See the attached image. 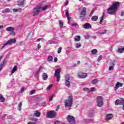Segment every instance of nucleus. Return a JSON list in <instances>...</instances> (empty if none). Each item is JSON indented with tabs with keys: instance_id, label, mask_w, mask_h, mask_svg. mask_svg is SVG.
Returning <instances> with one entry per match:
<instances>
[{
	"instance_id": "1",
	"label": "nucleus",
	"mask_w": 124,
	"mask_h": 124,
	"mask_svg": "<svg viewBox=\"0 0 124 124\" xmlns=\"http://www.w3.org/2000/svg\"><path fill=\"white\" fill-rule=\"evenodd\" d=\"M120 5V2H116L114 3L109 8L108 10V14H110V15H115V14L118 11V7Z\"/></svg>"
},
{
	"instance_id": "2",
	"label": "nucleus",
	"mask_w": 124,
	"mask_h": 124,
	"mask_svg": "<svg viewBox=\"0 0 124 124\" xmlns=\"http://www.w3.org/2000/svg\"><path fill=\"white\" fill-rule=\"evenodd\" d=\"M69 99H67L64 101L65 107H71L73 104V96L70 94L68 96Z\"/></svg>"
},
{
	"instance_id": "3",
	"label": "nucleus",
	"mask_w": 124,
	"mask_h": 124,
	"mask_svg": "<svg viewBox=\"0 0 124 124\" xmlns=\"http://www.w3.org/2000/svg\"><path fill=\"white\" fill-rule=\"evenodd\" d=\"M46 116V118L53 119L54 118H56V116H57V112L54 110H51L47 112Z\"/></svg>"
},
{
	"instance_id": "4",
	"label": "nucleus",
	"mask_w": 124,
	"mask_h": 124,
	"mask_svg": "<svg viewBox=\"0 0 124 124\" xmlns=\"http://www.w3.org/2000/svg\"><path fill=\"white\" fill-rule=\"evenodd\" d=\"M67 120L70 124H76V121L75 120V117L71 115H68Z\"/></svg>"
},
{
	"instance_id": "5",
	"label": "nucleus",
	"mask_w": 124,
	"mask_h": 124,
	"mask_svg": "<svg viewBox=\"0 0 124 124\" xmlns=\"http://www.w3.org/2000/svg\"><path fill=\"white\" fill-rule=\"evenodd\" d=\"M115 105H122L123 107L122 108L123 110H124V98H121L120 100L117 99L115 101Z\"/></svg>"
},
{
	"instance_id": "6",
	"label": "nucleus",
	"mask_w": 124,
	"mask_h": 124,
	"mask_svg": "<svg viewBox=\"0 0 124 124\" xmlns=\"http://www.w3.org/2000/svg\"><path fill=\"white\" fill-rule=\"evenodd\" d=\"M97 106L98 107H102L103 105V98L102 96H98L97 98Z\"/></svg>"
},
{
	"instance_id": "7",
	"label": "nucleus",
	"mask_w": 124,
	"mask_h": 124,
	"mask_svg": "<svg viewBox=\"0 0 124 124\" xmlns=\"http://www.w3.org/2000/svg\"><path fill=\"white\" fill-rule=\"evenodd\" d=\"M61 70L59 69L55 70L54 76L57 78V82H60V78H61Z\"/></svg>"
},
{
	"instance_id": "8",
	"label": "nucleus",
	"mask_w": 124,
	"mask_h": 124,
	"mask_svg": "<svg viewBox=\"0 0 124 124\" xmlns=\"http://www.w3.org/2000/svg\"><path fill=\"white\" fill-rule=\"evenodd\" d=\"M12 43H16V39H11L8 40L6 43H5L3 46L1 47V49H3L5 46L7 45H11Z\"/></svg>"
},
{
	"instance_id": "9",
	"label": "nucleus",
	"mask_w": 124,
	"mask_h": 124,
	"mask_svg": "<svg viewBox=\"0 0 124 124\" xmlns=\"http://www.w3.org/2000/svg\"><path fill=\"white\" fill-rule=\"evenodd\" d=\"M40 12V6H37L33 8V11L32 12L33 16H36L39 14Z\"/></svg>"
},
{
	"instance_id": "10",
	"label": "nucleus",
	"mask_w": 124,
	"mask_h": 124,
	"mask_svg": "<svg viewBox=\"0 0 124 124\" xmlns=\"http://www.w3.org/2000/svg\"><path fill=\"white\" fill-rule=\"evenodd\" d=\"M80 18H84L87 15V8L86 7H83L80 14Z\"/></svg>"
},
{
	"instance_id": "11",
	"label": "nucleus",
	"mask_w": 124,
	"mask_h": 124,
	"mask_svg": "<svg viewBox=\"0 0 124 124\" xmlns=\"http://www.w3.org/2000/svg\"><path fill=\"white\" fill-rule=\"evenodd\" d=\"M14 28L12 27H9L6 29L7 31H10V34L11 35H15V32H14Z\"/></svg>"
},
{
	"instance_id": "12",
	"label": "nucleus",
	"mask_w": 124,
	"mask_h": 124,
	"mask_svg": "<svg viewBox=\"0 0 124 124\" xmlns=\"http://www.w3.org/2000/svg\"><path fill=\"white\" fill-rule=\"evenodd\" d=\"M88 77V75L86 73H79L78 75V77L81 78V79H84Z\"/></svg>"
},
{
	"instance_id": "13",
	"label": "nucleus",
	"mask_w": 124,
	"mask_h": 124,
	"mask_svg": "<svg viewBox=\"0 0 124 124\" xmlns=\"http://www.w3.org/2000/svg\"><path fill=\"white\" fill-rule=\"evenodd\" d=\"M123 87V83L120 82H117L115 85V91H117L119 88Z\"/></svg>"
},
{
	"instance_id": "14",
	"label": "nucleus",
	"mask_w": 124,
	"mask_h": 124,
	"mask_svg": "<svg viewBox=\"0 0 124 124\" xmlns=\"http://www.w3.org/2000/svg\"><path fill=\"white\" fill-rule=\"evenodd\" d=\"M113 118V114L112 113L107 114L106 117L107 121H110Z\"/></svg>"
},
{
	"instance_id": "15",
	"label": "nucleus",
	"mask_w": 124,
	"mask_h": 124,
	"mask_svg": "<svg viewBox=\"0 0 124 124\" xmlns=\"http://www.w3.org/2000/svg\"><path fill=\"white\" fill-rule=\"evenodd\" d=\"M83 28L85 29H91V28H92V25L90 23H86L84 24Z\"/></svg>"
},
{
	"instance_id": "16",
	"label": "nucleus",
	"mask_w": 124,
	"mask_h": 124,
	"mask_svg": "<svg viewBox=\"0 0 124 124\" xmlns=\"http://www.w3.org/2000/svg\"><path fill=\"white\" fill-rule=\"evenodd\" d=\"M42 78L44 80H47V79H48V75H47V73H44L42 75Z\"/></svg>"
},
{
	"instance_id": "17",
	"label": "nucleus",
	"mask_w": 124,
	"mask_h": 124,
	"mask_svg": "<svg viewBox=\"0 0 124 124\" xmlns=\"http://www.w3.org/2000/svg\"><path fill=\"white\" fill-rule=\"evenodd\" d=\"M33 116H35V117H40V115H41V113L38 110H35Z\"/></svg>"
},
{
	"instance_id": "18",
	"label": "nucleus",
	"mask_w": 124,
	"mask_h": 124,
	"mask_svg": "<svg viewBox=\"0 0 124 124\" xmlns=\"http://www.w3.org/2000/svg\"><path fill=\"white\" fill-rule=\"evenodd\" d=\"M92 21H93V22H96L97 20H98V16H93L91 18Z\"/></svg>"
},
{
	"instance_id": "19",
	"label": "nucleus",
	"mask_w": 124,
	"mask_h": 124,
	"mask_svg": "<svg viewBox=\"0 0 124 124\" xmlns=\"http://www.w3.org/2000/svg\"><path fill=\"white\" fill-rule=\"evenodd\" d=\"M75 41L78 42L81 40V37L79 35L76 36L74 38Z\"/></svg>"
},
{
	"instance_id": "20",
	"label": "nucleus",
	"mask_w": 124,
	"mask_h": 124,
	"mask_svg": "<svg viewBox=\"0 0 124 124\" xmlns=\"http://www.w3.org/2000/svg\"><path fill=\"white\" fill-rule=\"evenodd\" d=\"M0 102H4L5 101V98L3 97V96L1 94H0Z\"/></svg>"
},
{
	"instance_id": "21",
	"label": "nucleus",
	"mask_w": 124,
	"mask_h": 124,
	"mask_svg": "<svg viewBox=\"0 0 124 124\" xmlns=\"http://www.w3.org/2000/svg\"><path fill=\"white\" fill-rule=\"evenodd\" d=\"M17 69H18V67H17V66H14V67L11 72L12 74H13V73L16 72V71H17Z\"/></svg>"
},
{
	"instance_id": "22",
	"label": "nucleus",
	"mask_w": 124,
	"mask_h": 124,
	"mask_svg": "<svg viewBox=\"0 0 124 124\" xmlns=\"http://www.w3.org/2000/svg\"><path fill=\"white\" fill-rule=\"evenodd\" d=\"M97 49H94L91 51V54H92L93 55H95V54H97Z\"/></svg>"
},
{
	"instance_id": "23",
	"label": "nucleus",
	"mask_w": 124,
	"mask_h": 124,
	"mask_svg": "<svg viewBox=\"0 0 124 124\" xmlns=\"http://www.w3.org/2000/svg\"><path fill=\"white\" fill-rule=\"evenodd\" d=\"M65 85L68 88H70V82L69 81V80L65 81Z\"/></svg>"
},
{
	"instance_id": "24",
	"label": "nucleus",
	"mask_w": 124,
	"mask_h": 124,
	"mask_svg": "<svg viewBox=\"0 0 124 124\" xmlns=\"http://www.w3.org/2000/svg\"><path fill=\"white\" fill-rule=\"evenodd\" d=\"M113 66H110L109 68H108V70H109V71H111L112 70H114V66H115V63H113L112 64Z\"/></svg>"
},
{
	"instance_id": "25",
	"label": "nucleus",
	"mask_w": 124,
	"mask_h": 124,
	"mask_svg": "<svg viewBox=\"0 0 124 124\" xmlns=\"http://www.w3.org/2000/svg\"><path fill=\"white\" fill-rule=\"evenodd\" d=\"M48 7V5H46L45 7H40V9H42V10L44 11L45 10H46V9H47Z\"/></svg>"
},
{
	"instance_id": "26",
	"label": "nucleus",
	"mask_w": 124,
	"mask_h": 124,
	"mask_svg": "<svg viewBox=\"0 0 124 124\" xmlns=\"http://www.w3.org/2000/svg\"><path fill=\"white\" fill-rule=\"evenodd\" d=\"M124 47L119 48L118 49L117 52H118V53H123V52H124Z\"/></svg>"
},
{
	"instance_id": "27",
	"label": "nucleus",
	"mask_w": 124,
	"mask_h": 124,
	"mask_svg": "<svg viewBox=\"0 0 124 124\" xmlns=\"http://www.w3.org/2000/svg\"><path fill=\"white\" fill-rule=\"evenodd\" d=\"M47 60L49 62H53V57L51 55L48 56Z\"/></svg>"
},
{
	"instance_id": "28",
	"label": "nucleus",
	"mask_w": 124,
	"mask_h": 124,
	"mask_svg": "<svg viewBox=\"0 0 124 124\" xmlns=\"http://www.w3.org/2000/svg\"><path fill=\"white\" fill-rule=\"evenodd\" d=\"M98 83V81L96 78H94L93 80L92 81V84H97Z\"/></svg>"
},
{
	"instance_id": "29",
	"label": "nucleus",
	"mask_w": 124,
	"mask_h": 124,
	"mask_svg": "<svg viewBox=\"0 0 124 124\" xmlns=\"http://www.w3.org/2000/svg\"><path fill=\"white\" fill-rule=\"evenodd\" d=\"M103 19H104V13H103V15L101 17V19L100 20V24H102V22H103Z\"/></svg>"
},
{
	"instance_id": "30",
	"label": "nucleus",
	"mask_w": 124,
	"mask_h": 124,
	"mask_svg": "<svg viewBox=\"0 0 124 124\" xmlns=\"http://www.w3.org/2000/svg\"><path fill=\"white\" fill-rule=\"evenodd\" d=\"M59 26H60L61 29H62V27H63V22H62V20H59Z\"/></svg>"
},
{
	"instance_id": "31",
	"label": "nucleus",
	"mask_w": 124,
	"mask_h": 124,
	"mask_svg": "<svg viewBox=\"0 0 124 124\" xmlns=\"http://www.w3.org/2000/svg\"><path fill=\"white\" fill-rule=\"evenodd\" d=\"M24 1H25L23 0V2H19L18 4V6H20V7H24Z\"/></svg>"
},
{
	"instance_id": "32",
	"label": "nucleus",
	"mask_w": 124,
	"mask_h": 124,
	"mask_svg": "<svg viewBox=\"0 0 124 124\" xmlns=\"http://www.w3.org/2000/svg\"><path fill=\"white\" fill-rule=\"evenodd\" d=\"M81 46H82V45L80 43H78L76 44V48H77L78 49V48H80V47H81Z\"/></svg>"
},
{
	"instance_id": "33",
	"label": "nucleus",
	"mask_w": 124,
	"mask_h": 124,
	"mask_svg": "<svg viewBox=\"0 0 124 124\" xmlns=\"http://www.w3.org/2000/svg\"><path fill=\"white\" fill-rule=\"evenodd\" d=\"M70 80V76L69 75H66L65 76V81H69Z\"/></svg>"
},
{
	"instance_id": "34",
	"label": "nucleus",
	"mask_w": 124,
	"mask_h": 124,
	"mask_svg": "<svg viewBox=\"0 0 124 124\" xmlns=\"http://www.w3.org/2000/svg\"><path fill=\"white\" fill-rule=\"evenodd\" d=\"M53 87V84H50L49 86H48L46 88V91H50L51 90V88Z\"/></svg>"
},
{
	"instance_id": "35",
	"label": "nucleus",
	"mask_w": 124,
	"mask_h": 124,
	"mask_svg": "<svg viewBox=\"0 0 124 124\" xmlns=\"http://www.w3.org/2000/svg\"><path fill=\"white\" fill-rule=\"evenodd\" d=\"M3 64H4V61L2 62L1 64H0V71L1 70V68H2V66H3Z\"/></svg>"
},
{
	"instance_id": "36",
	"label": "nucleus",
	"mask_w": 124,
	"mask_h": 124,
	"mask_svg": "<svg viewBox=\"0 0 124 124\" xmlns=\"http://www.w3.org/2000/svg\"><path fill=\"white\" fill-rule=\"evenodd\" d=\"M20 9H13V12H15V13L18 12V11H19V10H20Z\"/></svg>"
},
{
	"instance_id": "37",
	"label": "nucleus",
	"mask_w": 124,
	"mask_h": 124,
	"mask_svg": "<svg viewBox=\"0 0 124 124\" xmlns=\"http://www.w3.org/2000/svg\"><path fill=\"white\" fill-rule=\"evenodd\" d=\"M102 55H100L99 57H98V62H100V61H101V60H102Z\"/></svg>"
},
{
	"instance_id": "38",
	"label": "nucleus",
	"mask_w": 124,
	"mask_h": 124,
	"mask_svg": "<svg viewBox=\"0 0 124 124\" xmlns=\"http://www.w3.org/2000/svg\"><path fill=\"white\" fill-rule=\"evenodd\" d=\"M95 90V88L92 87L91 88L90 90H89V92H94Z\"/></svg>"
},
{
	"instance_id": "39",
	"label": "nucleus",
	"mask_w": 124,
	"mask_h": 124,
	"mask_svg": "<svg viewBox=\"0 0 124 124\" xmlns=\"http://www.w3.org/2000/svg\"><path fill=\"white\" fill-rule=\"evenodd\" d=\"M22 102H20V103L18 104V107L19 108V111L21 110V107H22Z\"/></svg>"
},
{
	"instance_id": "40",
	"label": "nucleus",
	"mask_w": 124,
	"mask_h": 124,
	"mask_svg": "<svg viewBox=\"0 0 124 124\" xmlns=\"http://www.w3.org/2000/svg\"><path fill=\"white\" fill-rule=\"evenodd\" d=\"M84 92H90V89L88 88H85L83 89Z\"/></svg>"
},
{
	"instance_id": "41",
	"label": "nucleus",
	"mask_w": 124,
	"mask_h": 124,
	"mask_svg": "<svg viewBox=\"0 0 124 124\" xmlns=\"http://www.w3.org/2000/svg\"><path fill=\"white\" fill-rule=\"evenodd\" d=\"M54 98V95H51L49 98V101H52L53 100V99Z\"/></svg>"
},
{
	"instance_id": "42",
	"label": "nucleus",
	"mask_w": 124,
	"mask_h": 124,
	"mask_svg": "<svg viewBox=\"0 0 124 124\" xmlns=\"http://www.w3.org/2000/svg\"><path fill=\"white\" fill-rule=\"evenodd\" d=\"M5 12H6V13H9V12H10V10H9V8H6L5 10Z\"/></svg>"
},
{
	"instance_id": "43",
	"label": "nucleus",
	"mask_w": 124,
	"mask_h": 124,
	"mask_svg": "<svg viewBox=\"0 0 124 124\" xmlns=\"http://www.w3.org/2000/svg\"><path fill=\"white\" fill-rule=\"evenodd\" d=\"M45 105H46V102H45V101L43 102L41 104V106H45Z\"/></svg>"
},
{
	"instance_id": "44",
	"label": "nucleus",
	"mask_w": 124,
	"mask_h": 124,
	"mask_svg": "<svg viewBox=\"0 0 124 124\" xmlns=\"http://www.w3.org/2000/svg\"><path fill=\"white\" fill-rule=\"evenodd\" d=\"M107 32V30H105L104 32H99V34H101V35H102V34H105L106 32Z\"/></svg>"
},
{
	"instance_id": "45",
	"label": "nucleus",
	"mask_w": 124,
	"mask_h": 124,
	"mask_svg": "<svg viewBox=\"0 0 124 124\" xmlns=\"http://www.w3.org/2000/svg\"><path fill=\"white\" fill-rule=\"evenodd\" d=\"M62 47H59V48H58V54H60V53H61V52H62Z\"/></svg>"
},
{
	"instance_id": "46",
	"label": "nucleus",
	"mask_w": 124,
	"mask_h": 124,
	"mask_svg": "<svg viewBox=\"0 0 124 124\" xmlns=\"http://www.w3.org/2000/svg\"><path fill=\"white\" fill-rule=\"evenodd\" d=\"M34 93H35V90H32L31 91V95H32V94H33Z\"/></svg>"
},
{
	"instance_id": "47",
	"label": "nucleus",
	"mask_w": 124,
	"mask_h": 124,
	"mask_svg": "<svg viewBox=\"0 0 124 124\" xmlns=\"http://www.w3.org/2000/svg\"><path fill=\"white\" fill-rule=\"evenodd\" d=\"M89 117H90V118H92V117H93V112H90L89 113Z\"/></svg>"
},
{
	"instance_id": "48",
	"label": "nucleus",
	"mask_w": 124,
	"mask_h": 124,
	"mask_svg": "<svg viewBox=\"0 0 124 124\" xmlns=\"http://www.w3.org/2000/svg\"><path fill=\"white\" fill-rule=\"evenodd\" d=\"M72 26H73L74 27H76V26H78V24L76 23H74L72 24Z\"/></svg>"
},
{
	"instance_id": "49",
	"label": "nucleus",
	"mask_w": 124,
	"mask_h": 124,
	"mask_svg": "<svg viewBox=\"0 0 124 124\" xmlns=\"http://www.w3.org/2000/svg\"><path fill=\"white\" fill-rule=\"evenodd\" d=\"M65 15L66 16H69V14H68V10H66Z\"/></svg>"
},
{
	"instance_id": "50",
	"label": "nucleus",
	"mask_w": 124,
	"mask_h": 124,
	"mask_svg": "<svg viewBox=\"0 0 124 124\" xmlns=\"http://www.w3.org/2000/svg\"><path fill=\"white\" fill-rule=\"evenodd\" d=\"M67 20H68V21H69L70 20V19H71V17H70V16H69H69H67Z\"/></svg>"
},
{
	"instance_id": "51",
	"label": "nucleus",
	"mask_w": 124,
	"mask_h": 124,
	"mask_svg": "<svg viewBox=\"0 0 124 124\" xmlns=\"http://www.w3.org/2000/svg\"><path fill=\"white\" fill-rule=\"evenodd\" d=\"M54 62H58V58L55 57L54 58Z\"/></svg>"
},
{
	"instance_id": "52",
	"label": "nucleus",
	"mask_w": 124,
	"mask_h": 124,
	"mask_svg": "<svg viewBox=\"0 0 124 124\" xmlns=\"http://www.w3.org/2000/svg\"><path fill=\"white\" fill-rule=\"evenodd\" d=\"M54 124H60V121H56L54 123Z\"/></svg>"
},
{
	"instance_id": "53",
	"label": "nucleus",
	"mask_w": 124,
	"mask_h": 124,
	"mask_svg": "<svg viewBox=\"0 0 124 124\" xmlns=\"http://www.w3.org/2000/svg\"><path fill=\"white\" fill-rule=\"evenodd\" d=\"M59 109H60V105L57 106V108L56 109V111H59Z\"/></svg>"
},
{
	"instance_id": "54",
	"label": "nucleus",
	"mask_w": 124,
	"mask_h": 124,
	"mask_svg": "<svg viewBox=\"0 0 124 124\" xmlns=\"http://www.w3.org/2000/svg\"><path fill=\"white\" fill-rule=\"evenodd\" d=\"M25 91V88L24 87H22L21 89V93H23V92H24Z\"/></svg>"
},
{
	"instance_id": "55",
	"label": "nucleus",
	"mask_w": 124,
	"mask_h": 124,
	"mask_svg": "<svg viewBox=\"0 0 124 124\" xmlns=\"http://www.w3.org/2000/svg\"><path fill=\"white\" fill-rule=\"evenodd\" d=\"M32 121H33L34 122H37L38 120L36 118H34L32 119Z\"/></svg>"
},
{
	"instance_id": "56",
	"label": "nucleus",
	"mask_w": 124,
	"mask_h": 124,
	"mask_svg": "<svg viewBox=\"0 0 124 124\" xmlns=\"http://www.w3.org/2000/svg\"><path fill=\"white\" fill-rule=\"evenodd\" d=\"M28 124H35V123H34L33 122H29L28 123Z\"/></svg>"
},
{
	"instance_id": "57",
	"label": "nucleus",
	"mask_w": 124,
	"mask_h": 124,
	"mask_svg": "<svg viewBox=\"0 0 124 124\" xmlns=\"http://www.w3.org/2000/svg\"><path fill=\"white\" fill-rule=\"evenodd\" d=\"M41 48V46H40V44H38V49H40Z\"/></svg>"
},
{
	"instance_id": "58",
	"label": "nucleus",
	"mask_w": 124,
	"mask_h": 124,
	"mask_svg": "<svg viewBox=\"0 0 124 124\" xmlns=\"http://www.w3.org/2000/svg\"><path fill=\"white\" fill-rule=\"evenodd\" d=\"M124 16V12H122L121 14V16L122 17H123V16Z\"/></svg>"
},
{
	"instance_id": "59",
	"label": "nucleus",
	"mask_w": 124,
	"mask_h": 124,
	"mask_svg": "<svg viewBox=\"0 0 124 124\" xmlns=\"http://www.w3.org/2000/svg\"><path fill=\"white\" fill-rule=\"evenodd\" d=\"M41 68H42V66H40V67L39 68V70L38 71H40V70H41Z\"/></svg>"
},
{
	"instance_id": "60",
	"label": "nucleus",
	"mask_w": 124,
	"mask_h": 124,
	"mask_svg": "<svg viewBox=\"0 0 124 124\" xmlns=\"http://www.w3.org/2000/svg\"><path fill=\"white\" fill-rule=\"evenodd\" d=\"M3 28V25H0V30H1Z\"/></svg>"
},
{
	"instance_id": "61",
	"label": "nucleus",
	"mask_w": 124,
	"mask_h": 124,
	"mask_svg": "<svg viewBox=\"0 0 124 124\" xmlns=\"http://www.w3.org/2000/svg\"><path fill=\"white\" fill-rule=\"evenodd\" d=\"M93 39H96V37L95 36H93Z\"/></svg>"
},
{
	"instance_id": "62",
	"label": "nucleus",
	"mask_w": 124,
	"mask_h": 124,
	"mask_svg": "<svg viewBox=\"0 0 124 124\" xmlns=\"http://www.w3.org/2000/svg\"><path fill=\"white\" fill-rule=\"evenodd\" d=\"M68 4V1H66L65 5H67Z\"/></svg>"
},
{
	"instance_id": "63",
	"label": "nucleus",
	"mask_w": 124,
	"mask_h": 124,
	"mask_svg": "<svg viewBox=\"0 0 124 124\" xmlns=\"http://www.w3.org/2000/svg\"><path fill=\"white\" fill-rule=\"evenodd\" d=\"M37 40H38V41H40L41 40V38H38V39H37Z\"/></svg>"
},
{
	"instance_id": "64",
	"label": "nucleus",
	"mask_w": 124,
	"mask_h": 124,
	"mask_svg": "<svg viewBox=\"0 0 124 124\" xmlns=\"http://www.w3.org/2000/svg\"><path fill=\"white\" fill-rule=\"evenodd\" d=\"M79 63H80V61H78V62H77V64H79Z\"/></svg>"
}]
</instances>
